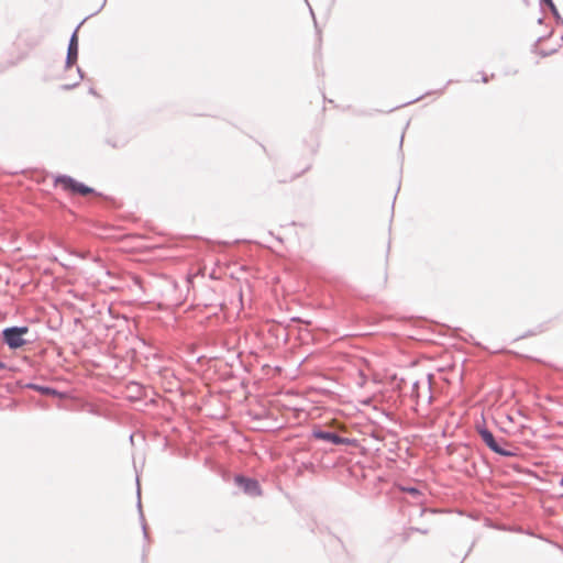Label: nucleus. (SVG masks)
I'll use <instances>...</instances> for the list:
<instances>
[{"label":"nucleus","instance_id":"nucleus-1","mask_svg":"<svg viewBox=\"0 0 563 563\" xmlns=\"http://www.w3.org/2000/svg\"><path fill=\"white\" fill-rule=\"evenodd\" d=\"M476 430L482 441L494 453L506 457L517 455V452L515 450L506 448L509 446V443L504 438L497 440L493 432L488 430L485 426H477Z\"/></svg>","mask_w":563,"mask_h":563},{"label":"nucleus","instance_id":"nucleus-2","mask_svg":"<svg viewBox=\"0 0 563 563\" xmlns=\"http://www.w3.org/2000/svg\"><path fill=\"white\" fill-rule=\"evenodd\" d=\"M54 185L60 186L63 190L71 195H78L84 197L88 195L101 196V194L98 192L95 188L81 181H78L77 179L68 175H57L54 178Z\"/></svg>","mask_w":563,"mask_h":563},{"label":"nucleus","instance_id":"nucleus-3","mask_svg":"<svg viewBox=\"0 0 563 563\" xmlns=\"http://www.w3.org/2000/svg\"><path fill=\"white\" fill-rule=\"evenodd\" d=\"M30 332L26 325H12L4 328L1 332L2 342L8 345L11 350H18L25 345L29 341L24 339V335Z\"/></svg>","mask_w":563,"mask_h":563},{"label":"nucleus","instance_id":"nucleus-4","mask_svg":"<svg viewBox=\"0 0 563 563\" xmlns=\"http://www.w3.org/2000/svg\"><path fill=\"white\" fill-rule=\"evenodd\" d=\"M311 437L317 440L331 443L333 445H355L357 442L355 439L341 437L339 433L332 430L322 428L313 429Z\"/></svg>","mask_w":563,"mask_h":563},{"label":"nucleus","instance_id":"nucleus-5","mask_svg":"<svg viewBox=\"0 0 563 563\" xmlns=\"http://www.w3.org/2000/svg\"><path fill=\"white\" fill-rule=\"evenodd\" d=\"M234 484L247 496L257 497L263 494L260 482L256 478L249 477L243 474H236L234 476Z\"/></svg>","mask_w":563,"mask_h":563},{"label":"nucleus","instance_id":"nucleus-6","mask_svg":"<svg viewBox=\"0 0 563 563\" xmlns=\"http://www.w3.org/2000/svg\"><path fill=\"white\" fill-rule=\"evenodd\" d=\"M87 20L84 19L74 30V32L70 35L68 46H67V55L65 59V68L73 67L78 59V52H79V43H78V30L81 26V24Z\"/></svg>","mask_w":563,"mask_h":563},{"label":"nucleus","instance_id":"nucleus-7","mask_svg":"<svg viewBox=\"0 0 563 563\" xmlns=\"http://www.w3.org/2000/svg\"><path fill=\"white\" fill-rule=\"evenodd\" d=\"M130 137L125 133H114L104 139V143L112 148H123L128 145Z\"/></svg>","mask_w":563,"mask_h":563},{"label":"nucleus","instance_id":"nucleus-8","mask_svg":"<svg viewBox=\"0 0 563 563\" xmlns=\"http://www.w3.org/2000/svg\"><path fill=\"white\" fill-rule=\"evenodd\" d=\"M26 388L38 391L43 396H58L59 391L51 386L38 385L35 383H29Z\"/></svg>","mask_w":563,"mask_h":563},{"label":"nucleus","instance_id":"nucleus-9","mask_svg":"<svg viewBox=\"0 0 563 563\" xmlns=\"http://www.w3.org/2000/svg\"><path fill=\"white\" fill-rule=\"evenodd\" d=\"M549 329V322L538 324L534 329L527 331L520 338L526 339L529 336L538 335L545 332Z\"/></svg>","mask_w":563,"mask_h":563},{"label":"nucleus","instance_id":"nucleus-10","mask_svg":"<svg viewBox=\"0 0 563 563\" xmlns=\"http://www.w3.org/2000/svg\"><path fill=\"white\" fill-rule=\"evenodd\" d=\"M137 508H139V512H140V519H141V522H142L143 536H144V539L147 540L148 539V533H147V527H146V523H145L144 515H143V511H142L140 486H137Z\"/></svg>","mask_w":563,"mask_h":563},{"label":"nucleus","instance_id":"nucleus-11","mask_svg":"<svg viewBox=\"0 0 563 563\" xmlns=\"http://www.w3.org/2000/svg\"><path fill=\"white\" fill-rule=\"evenodd\" d=\"M404 490L407 492L408 494H410L412 497H416V498L421 495L420 489L415 487V486L406 487V488H404Z\"/></svg>","mask_w":563,"mask_h":563},{"label":"nucleus","instance_id":"nucleus-12","mask_svg":"<svg viewBox=\"0 0 563 563\" xmlns=\"http://www.w3.org/2000/svg\"><path fill=\"white\" fill-rule=\"evenodd\" d=\"M309 10H310V14L312 15V19H313V23H314V27H316V30H317V33L319 34V33H320V31H319V29H318V23H317L316 16H314V12H313V10H312V8H311L310 5H309Z\"/></svg>","mask_w":563,"mask_h":563},{"label":"nucleus","instance_id":"nucleus-13","mask_svg":"<svg viewBox=\"0 0 563 563\" xmlns=\"http://www.w3.org/2000/svg\"><path fill=\"white\" fill-rule=\"evenodd\" d=\"M552 15H553V18L555 19V21H556L558 23H562V24H563V20H562V18H561L560 13H559V10H558V11H555L554 13H552Z\"/></svg>","mask_w":563,"mask_h":563},{"label":"nucleus","instance_id":"nucleus-14","mask_svg":"<svg viewBox=\"0 0 563 563\" xmlns=\"http://www.w3.org/2000/svg\"><path fill=\"white\" fill-rule=\"evenodd\" d=\"M78 84H79V82L77 81V82H74V84H71V85H63V86H62V89H63V90H70V89L75 88L76 86H78Z\"/></svg>","mask_w":563,"mask_h":563},{"label":"nucleus","instance_id":"nucleus-15","mask_svg":"<svg viewBox=\"0 0 563 563\" xmlns=\"http://www.w3.org/2000/svg\"><path fill=\"white\" fill-rule=\"evenodd\" d=\"M547 8L550 10L551 13H554L555 11H558V8L553 1L550 4H548Z\"/></svg>","mask_w":563,"mask_h":563},{"label":"nucleus","instance_id":"nucleus-16","mask_svg":"<svg viewBox=\"0 0 563 563\" xmlns=\"http://www.w3.org/2000/svg\"><path fill=\"white\" fill-rule=\"evenodd\" d=\"M106 3H107V0H102L101 5H100V7L96 10V12H93L91 15L99 13V12L103 9V7L106 5Z\"/></svg>","mask_w":563,"mask_h":563},{"label":"nucleus","instance_id":"nucleus-17","mask_svg":"<svg viewBox=\"0 0 563 563\" xmlns=\"http://www.w3.org/2000/svg\"><path fill=\"white\" fill-rule=\"evenodd\" d=\"M553 0H540V5L541 7H547L548 4H550Z\"/></svg>","mask_w":563,"mask_h":563},{"label":"nucleus","instance_id":"nucleus-18","mask_svg":"<svg viewBox=\"0 0 563 563\" xmlns=\"http://www.w3.org/2000/svg\"><path fill=\"white\" fill-rule=\"evenodd\" d=\"M488 80H489V77H488L486 74L482 73V81H483L484 84H487V82H488Z\"/></svg>","mask_w":563,"mask_h":563},{"label":"nucleus","instance_id":"nucleus-19","mask_svg":"<svg viewBox=\"0 0 563 563\" xmlns=\"http://www.w3.org/2000/svg\"><path fill=\"white\" fill-rule=\"evenodd\" d=\"M303 465H305V467H306L307 470H310V471H313V470H314V464H313V463H311V462H310V463H308V464H303Z\"/></svg>","mask_w":563,"mask_h":563},{"label":"nucleus","instance_id":"nucleus-20","mask_svg":"<svg viewBox=\"0 0 563 563\" xmlns=\"http://www.w3.org/2000/svg\"><path fill=\"white\" fill-rule=\"evenodd\" d=\"M4 369H7V364L4 362L0 361V373Z\"/></svg>","mask_w":563,"mask_h":563},{"label":"nucleus","instance_id":"nucleus-21","mask_svg":"<svg viewBox=\"0 0 563 563\" xmlns=\"http://www.w3.org/2000/svg\"><path fill=\"white\" fill-rule=\"evenodd\" d=\"M77 71H78V75H79V79H84V73H82V70L79 67L77 68Z\"/></svg>","mask_w":563,"mask_h":563},{"label":"nucleus","instance_id":"nucleus-22","mask_svg":"<svg viewBox=\"0 0 563 563\" xmlns=\"http://www.w3.org/2000/svg\"><path fill=\"white\" fill-rule=\"evenodd\" d=\"M420 99H421V97L415 98L413 100L408 101L406 104H410V103L416 102V101H418V100H420Z\"/></svg>","mask_w":563,"mask_h":563},{"label":"nucleus","instance_id":"nucleus-23","mask_svg":"<svg viewBox=\"0 0 563 563\" xmlns=\"http://www.w3.org/2000/svg\"><path fill=\"white\" fill-rule=\"evenodd\" d=\"M89 92H90L91 95H95V96L97 95V92H96V90H95L93 88H90V89H89Z\"/></svg>","mask_w":563,"mask_h":563},{"label":"nucleus","instance_id":"nucleus-24","mask_svg":"<svg viewBox=\"0 0 563 563\" xmlns=\"http://www.w3.org/2000/svg\"><path fill=\"white\" fill-rule=\"evenodd\" d=\"M538 23H539V24L543 23V18H540V19L538 20Z\"/></svg>","mask_w":563,"mask_h":563},{"label":"nucleus","instance_id":"nucleus-25","mask_svg":"<svg viewBox=\"0 0 563 563\" xmlns=\"http://www.w3.org/2000/svg\"><path fill=\"white\" fill-rule=\"evenodd\" d=\"M402 142H404V136H401V139H400V147L402 146Z\"/></svg>","mask_w":563,"mask_h":563},{"label":"nucleus","instance_id":"nucleus-26","mask_svg":"<svg viewBox=\"0 0 563 563\" xmlns=\"http://www.w3.org/2000/svg\"><path fill=\"white\" fill-rule=\"evenodd\" d=\"M445 87L439 90V93H443Z\"/></svg>","mask_w":563,"mask_h":563}]
</instances>
